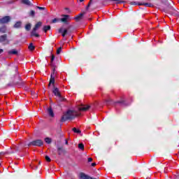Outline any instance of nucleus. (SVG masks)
<instances>
[{
  "label": "nucleus",
  "mask_w": 179,
  "mask_h": 179,
  "mask_svg": "<svg viewBox=\"0 0 179 179\" xmlns=\"http://www.w3.org/2000/svg\"><path fill=\"white\" fill-rule=\"evenodd\" d=\"M78 148H80V150H85V145H83V143H79Z\"/></svg>",
  "instance_id": "5701e85b"
},
{
  "label": "nucleus",
  "mask_w": 179,
  "mask_h": 179,
  "mask_svg": "<svg viewBox=\"0 0 179 179\" xmlns=\"http://www.w3.org/2000/svg\"><path fill=\"white\" fill-rule=\"evenodd\" d=\"M15 150H19V149H17V147H15Z\"/></svg>",
  "instance_id": "ea45409f"
},
{
  "label": "nucleus",
  "mask_w": 179,
  "mask_h": 179,
  "mask_svg": "<svg viewBox=\"0 0 179 179\" xmlns=\"http://www.w3.org/2000/svg\"><path fill=\"white\" fill-rule=\"evenodd\" d=\"M52 93L55 94V96L59 98V101H64V97H62L59 89H58L57 87H54Z\"/></svg>",
  "instance_id": "f03ea898"
},
{
  "label": "nucleus",
  "mask_w": 179,
  "mask_h": 179,
  "mask_svg": "<svg viewBox=\"0 0 179 179\" xmlns=\"http://www.w3.org/2000/svg\"><path fill=\"white\" fill-rule=\"evenodd\" d=\"M43 31H44L45 33H47V31H48V30H51V26H50V25H45V26L43 27Z\"/></svg>",
  "instance_id": "6ab92c4d"
},
{
  "label": "nucleus",
  "mask_w": 179,
  "mask_h": 179,
  "mask_svg": "<svg viewBox=\"0 0 179 179\" xmlns=\"http://www.w3.org/2000/svg\"><path fill=\"white\" fill-rule=\"evenodd\" d=\"M83 1H85V0H80V2H83Z\"/></svg>",
  "instance_id": "79ce46f5"
},
{
  "label": "nucleus",
  "mask_w": 179,
  "mask_h": 179,
  "mask_svg": "<svg viewBox=\"0 0 179 179\" xmlns=\"http://www.w3.org/2000/svg\"><path fill=\"white\" fill-rule=\"evenodd\" d=\"M45 159L46 162H48V163H50V162H51V159L50 158V157H48L47 155L45 157Z\"/></svg>",
  "instance_id": "cd10ccee"
},
{
  "label": "nucleus",
  "mask_w": 179,
  "mask_h": 179,
  "mask_svg": "<svg viewBox=\"0 0 179 179\" xmlns=\"http://www.w3.org/2000/svg\"><path fill=\"white\" fill-rule=\"evenodd\" d=\"M59 33H62V37H65V36H66V34H68V29H64L62 28H60L59 29Z\"/></svg>",
  "instance_id": "0eeeda50"
},
{
  "label": "nucleus",
  "mask_w": 179,
  "mask_h": 179,
  "mask_svg": "<svg viewBox=\"0 0 179 179\" xmlns=\"http://www.w3.org/2000/svg\"><path fill=\"white\" fill-rule=\"evenodd\" d=\"M61 51H62V48L59 47L57 50V54L59 55L61 54Z\"/></svg>",
  "instance_id": "bb28decb"
},
{
  "label": "nucleus",
  "mask_w": 179,
  "mask_h": 179,
  "mask_svg": "<svg viewBox=\"0 0 179 179\" xmlns=\"http://www.w3.org/2000/svg\"><path fill=\"white\" fill-rule=\"evenodd\" d=\"M10 16L7 15L4 16L2 18H0V24H6L10 22Z\"/></svg>",
  "instance_id": "39448f33"
},
{
  "label": "nucleus",
  "mask_w": 179,
  "mask_h": 179,
  "mask_svg": "<svg viewBox=\"0 0 179 179\" xmlns=\"http://www.w3.org/2000/svg\"><path fill=\"white\" fill-rule=\"evenodd\" d=\"M66 145H68V141L66 140Z\"/></svg>",
  "instance_id": "a19ab883"
},
{
  "label": "nucleus",
  "mask_w": 179,
  "mask_h": 179,
  "mask_svg": "<svg viewBox=\"0 0 179 179\" xmlns=\"http://www.w3.org/2000/svg\"><path fill=\"white\" fill-rule=\"evenodd\" d=\"M130 5H136V2L132 1L130 3Z\"/></svg>",
  "instance_id": "e433bc0d"
},
{
  "label": "nucleus",
  "mask_w": 179,
  "mask_h": 179,
  "mask_svg": "<svg viewBox=\"0 0 179 179\" xmlns=\"http://www.w3.org/2000/svg\"><path fill=\"white\" fill-rule=\"evenodd\" d=\"M48 114L50 115V117H54V111L52 110V108H48Z\"/></svg>",
  "instance_id": "a211bd4d"
},
{
  "label": "nucleus",
  "mask_w": 179,
  "mask_h": 179,
  "mask_svg": "<svg viewBox=\"0 0 179 179\" xmlns=\"http://www.w3.org/2000/svg\"><path fill=\"white\" fill-rule=\"evenodd\" d=\"M41 26H43V22H38L35 24L34 29H35V30H38V29H40V27H41Z\"/></svg>",
  "instance_id": "2eb2a0df"
},
{
  "label": "nucleus",
  "mask_w": 179,
  "mask_h": 179,
  "mask_svg": "<svg viewBox=\"0 0 179 179\" xmlns=\"http://www.w3.org/2000/svg\"><path fill=\"white\" fill-rule=\"evenodd\" d=\"M34 15H36V12H34V10H31L30 16H32V17H34Z\"/></svg>",
  "instance_id": "c756f323"
},
{
  "label": "nucleus",
  "mask_w": 179,
  "mask_h": 179,
  "mask_svg": "<svg viewBox=\"0 0 179 179\" xmlns=\"http://www.w3.org/2000/svg\"><path fill=\"white\" fill-rule=\"evenodd\" d=\"M138 5H142L141 3H138Z\"/></svg>",
  "instance_id": "37998d69"
},
{
  "label": "nucleus",
  "mask_w": 179,
  "mask_h": 179,
  "mask_svg": "<svg viewBox=\"0 0 179 179\" xmlns=\"http://www.w3.org/2000/svg\"><path fill=\"white\" fill-rule=\"evenodd\" d=\"M44 142L42 140H35L28 144V146H43Z\"/></svg>",
  "instance_id": "7ed1b4c3"
},
{
  "label": "nucleus",
  "mask_w": 179,
  "mask_h": 179,
  "mask_svg": "<svg viewBox=\"0 0 179 179\" xmlns=\"http://www.w3.org/2000/svg\"><path fill=\"white\" fill-rule=\"evenodd\" d=\"M45 142L46 143H48V144L51 143V142H52L51 138H45Z\"/></svg>",
  "instance_id": "a878e982"
},
{
  "label": "nucleus",
  "mask_w": 179,
  "mask_h": 179,
  "mask_svg": "<svg viewBox=\"0 0 179 179\" xmlns=\"http://www.w3.org/2000/svg\"><path fill=\"white\" fill-rule=\"evenodd\" d=\"M8 29L6 28V26H2L0 27V33L5 34L6 33Z\"/></svg>",
  "instance_id": "f3484780"
},
{
  "label": "nucleus",
  "mask_w": 179,
  "mask_h": 179,
  "mask_svg": "<svg viewBox=\"0 0 179 179\" xmlns=\"http://www.w3.org/2000/svg\"><path fill=\"white\" fill-rule=\"evenodd\" d=\"M8 54V55H17V50L13 49L12 50H9Z\"/></svg>",
  "instance_id": "ddd939ff"
},
{
  "label": "nucleus",
  "mask_w": 179,
  "mask_h": 179,
  "mask_svg": "<svg viewBox=\"0 0 179 179\" xmlns=\"http://www.w3.org/2000/svg\"><path fill=\"white\" fill-rule=\"evenodd\" d=\"M54 59H55V56L54 55H52L50 62L52 64L54 62Z\"/></svg>",
  "instance_id": "2f4dec72"
},
{
  "label": "nucleus",
  "mask_w": 179,
  "mask_h": 179,
  "mask_svg": "<svg viewBox=\"0 0 179 179\" xmlns=\"http://www.w3.org/2000/svg\"><path fill=\"white\" fill-rule=\"evenodd\" d=\"M0 166H1V163H0Z\"/></svg>",
  "instance_id": "a18cd8bd"
},
{
  "label": "nucleus",
  "mask_w": 179,
  "mask_h": 179,
  "mask_svg": "<svg viewBox=\"0 0 179 179\" xmlns=\"http://www.w3.org/2000/svg\"><path fill=\"white\" fill-rule=\"evenodd\" d=\"M143 6H148V8H151L152 7V4L151 3H144Z\"/></svg>",
  "instance_id": "473e14b6"
},
{
  "label": "nucleus",
  "mask_w": 179,
  "mask_h": 179,
  "mask_svg": "<svg viewBox=\"0 0 179 179\" xmlns=\"http://www.w3.org/2000/svg\"><path fill=\"white\" fill-rule=\"evenodd\" d=\"M37 9H39L40 10H44L45 9V8L44 7H40V6H36Z\"/></svg>",
  "instance_id": "72a5a7b5"
},
{
  "label": "nucleus",
  "mask_w": 179,
  "mask_h": 179,
  "mask_svg": "<svg viewBox=\"0 0 179 179\" xmlns=\"http://www.w3.org/2000/svg\"><path fill=\"white\" fill-rule=\"evenodd\" d=\"M57 22H59V20L58 18H55L52 20V23H57Z\"/></svg>",
  "instance_id": "7c9ffc66"
},
{
  "label": "nucleus",
  "mask_w": 179,
  "mask_h": 179,
  "mask_svg": "<svg viewBox=\"0 0 179 179\" xmlns=\"http://www.w3.org/2000/svg\"><path fill=\"white\" fill-rule=\"evenodd\" d=\"M19 79L20 81L15 82V85H16V86H17L18 87H22V86L24 85V83L23 82V80H22V78H20V77H19Z\"/></svg>",
  "instance_id": "1a4fd4ad"
},
{
  "label": "nucleus",
  "mask_w": 179,
  "mask_h": 179,
  "mask_svg": "<svg viewBox=\"0 0 179 179\" xmlns=\"http://www.w3.org/2000/svg\"><path fill=\"white\" fill-rule=\"evenodd\" d=\"M57 153H58L59 156H61V155H62V153H64V148H62V147L57 148Z\"/></svg>",
  "instance_id": "aec40b11"
},
{
  "label": "nucleus",
  "mask_w": 179,
  "mask_h": 179,
  "mask_svg": "<svg viewBox=\"0 0 179 179\" xmlns=\"http://www.w3.org/2000/svg\"><path fill=\"white\" fill-rule=\"evenodd\" d=\"M30 29H31V24H27L26 26H25V29L29 31H30Z\"/></svg>",
  "instance_id": "b1692460"
},
{
  "label": "nucleus",
  "mask_w": 179,
  "mask_h": 179,
  "mask_svg": "<svg viewBox=\"0 0 179 179\" xmlns=\"http://www.w3.org/2000/svg\"><path fill=\"white\" fill-rule=\"evenodd\" d=\"M0 159H1V154H0Z\"/></svg>",
  "instance_id": "c03bdc74"
},
{
  "label": "nucleus",
  "mask_w": 179,
  "mask_h": 179,
  "mask_svg": "<svg viewBox=\"0 0 179 179\" xmlns=\"http://www.w3.org/2000/svg\"><path fill=\"white\" fill-rule=\"evenodd\" d=\"M65 10H66L67 13H71V10H69V8H66Z\"/></svg>",
  "instance_id": "f704fd0d"
},
{
  "label": "nucleus",
  "mask_w": 179,
  "mask_h": 179,
  "mask_svg": "<svg viewBox=\"0 0 179 179\" xmlns=\"http://www.w3.org/2000/svg\"><path fill=\"white\" fill-rule=\"evenodd\" d=\"M8 40V35L3 34L0 36V43H5Z\"/></svg>",
  "instance_id": "9d476101"
},
{
  "label": "nucleus",
  "mask_w": 179,
  "mask_h": 179,
  "mask_svg": "<svg viewBox=\"0 0 179 179\" xmlns=\"http://www.w3.org/2000/svg\"><path fill=\"white\" fill-rule=\"evenodd\" d=\"M90 162H93V158L92 157L88 158V162L90 163Z\"/></svg>",
  "instance_id": "c9c22d12"
},
{
  "label": "nucleus",
  "mask_w": 179,
  "mask_h": 179,
  "mask_svg": "<svg viewBox=\"0 0 179 179\" xmlns=\"http://www.w3.org/2000/svg\"><path fill=\"white\" fill-rule=\"evenodd\" d=\"M79 113L76 110H69L66 113H64L62 118L61 122H65V121H68V120H73L75 117H78Z\"/></svg>",
  "instance_id": "f257e3e1"
},
{
  "label": "nucleus",
  "mask_w": 179,
  "mask_h": 179,
  "mask_svg": "<svg viewBox=\"0 0 179 179\" xmlns=\"http://www.w3.org/2000/svg\"><path fill=\"white\" fill-rule=\"evenodd\" d=\"M73 131L75 134H80V132H81L79 129H76V127L73 128Z\"/></svg>",
  "instance_id": "393cba45"
},
{
  "label": "nucleus",
  "mask_w": 179,
  "mask_h": 179,
  "mask_svg": "<svg viewBox=\"0 0 179 179\" xmlns=\"http://www.w3.org/2000/svg\"><path fill=\"white\" fill-rule=\"evenodd\" d=\"M90 108V106L88 105H81L79 106L78 110L79 111H87Z\"/></svg>",
  "instance_id": "423d86ee"
},
{
  "label": "nucleus",
  "mask_w": 179,
  "mask_h": 179,
  "mask_svg": "<svg viewBox=\"0 0 179 179\" xmlns=\"http://www.w3.org/2000/svg\"><path fill=\"white\" fill-rule=\"evenodd\" d=\"M28 48L29 51H34L36 47L33 45V43H30L29 45L28 46Z\"/></svg>",
  "instance_id": "4be33fe9"
},
{
  "label": "nucleus",
  "mask_w": 179,
  "mask_h": 179,
  "mask_svg": "<svg viewBox=\"0 0 179 179\" xmlns=\"http://www.w3.org/2000/svg\"><path fill=\"white\" fill-rule=\"evenodd\" d=\"M3 52V50L0 48V54H2Z\"/></svg>",
  "instance_id": "58836bf2"
},
{
  "label": "nucleus",
  "mask_w": 179,
  "mask_h": 179,
  "mask_svg": "<svg viewBox=\"0 0 179 179\" xmlns=\"http://www.w3.org/2000/svg\"><path fill=\"white\" fill-rule=\"evenodd\" d=\"M92 2H93V0L90 1L88 5L87 6V9H89V8H90V5H92Z\"/></svg>",
  "instance_id": "c85d7f7f"
},
{
  "label": "nucleus",
  "mask_w": 179,
  "mask_h": 179,
  "mask_svg": "<svg viewBox=\"0 0 179 179\" xmlns=\"http://www.w3.org/2000/svg\"><path fill=\"white\" fill-rule=\"evenodd\" d=\"M57 74V73L55 72V69H53L52 73H51L50 76V80L48 84V86H51V85H52V86H55V75Z\"/></svg>",
  "instance_id": "20e7f679"
},
{
  "label": "nucleus",
  "mask_w": 179,
  "mask_h": 179,
  "mask_svg": "<svg viewBox=\"0 0 179 179\" xmlns=\"http://www.w3.org/2000/svg\"><path fill=\"white\" fill-rule=\"evenodd\" d=\"M62 16L63 17V18L60 19L61 22H68V17H69V15H62Z\"/></svg>",
  "instance_id": "dca6fc26"
},
{
  "label": "nucleus",
  "mask_w": 179,
  "mask_h": 179,
  "mask_svg": "<svg viewBox=\"0 0 179 179\" xmlns=\"http://www.w3.org/2000/svg\"><path fill=\"white\" fill-rule=\"evenodd\" d=\"M96 163H92V167L96 166Z\"/></svg>",
  "instance_id": "4c0bfd02"
},
{
  "label": "nucleus",
  "mask_w": 179,
  "mask_h": 179,
  "mask_svg": "<svg viewBox=\"0 0 179 179\" xmlns=\"http://www.w3.org/2000/svg\"><path fill=\"white\" fill-rule=\"evenodd\" d=\"M36 31H37V29H35L34 28L31 32V37H40V35L38 34H36Z\"/></svg>",
  "instance_id": "9b49d317"
},
{
  "label": "nucleus",
  "mask_w": 179,
  "mask_h": 179,
  "mask_svg": "<svg viewBox=\"0 0 179 179\" xmlns=\"http://www.w3.org/2000/svg\"><path fill=\"white\" fill-rule=\"evenodd\" d=\"M59 33H62V37H65V36H66V34H68V29H64L62 28H60L59 29Z\"/></svg>",
  "instance_id": "6e6552de"
},
{
  "label": "nucleus",
  "mask_w": 179,
  "mask_h": 179,
  "mask_svg": "<svg viewBox=\"0 0 179 179\" xmlns=\"http://www.w3.org/2000/svg\"><path fill=\"white\" fill-rule=\"evenodd\" d=\"M22 1V3H23L24 5H27V6H33V3H31V1H29V0H21Z\"/></svg>",
  "instance_id": "f8f14e48"
},
{
  "label": "nucleus",
  "mask_w": 179,
  "mask_h": 179,
  "mask_svg": "<svg viewBox=\"0 0 179 179\" xmlns=\"http://www.w3.org/2000/svg\"><path fill=\"white\" fill-rule=\"evenodd\" d=\"M85 15V13H80L79 15H78L77 17H75L76 20H80L82 19V17H83Z\"/></svg>",
  "instance_id": "412c9836"
},
{
  "label": "nucleus",
  "mask_w": 179,
  "mask_h": 179,
  "mask_svg": "<svg viewBox=\"0 0 179 179\" xmlns=\"http://www.w3.org/2000/svg\"><path fill=\"white\" fill-rule=\"evenodd\" d=\"M14 29H20L22 27V22L18 21L13 25Z\"/></svg>",
  "instance_id": "4468645a"
}]
</instances>
